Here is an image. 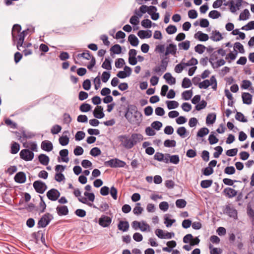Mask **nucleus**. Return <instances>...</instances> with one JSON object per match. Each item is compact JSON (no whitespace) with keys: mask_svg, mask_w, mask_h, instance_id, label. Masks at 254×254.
I'll list each match as a JSON object with an SVG mask.
<instances>
[{"mask_svg":"<svg viewBox=\"0 0 254 254\" xmlns=\"http://www.w3.org/2000/svg\"><path fill=\"white\" fill-rule=\"evenodd\" d=\"M125 117L127 121L131 125L135 126H139L142 121V115L141 112L126 113Z\"/></svg>","mask_w":254,"mask_h":254,"instance_id":"1","label":"nucleus"},{"mask_svg":"<svg viewBox=\"0 0 254 254\" xmlns=\"http://www.w3.org/2000/svg\"><path fill=\"white\" fill-rule=\"evenodd\" d=\"M53 219V216L49 213H46L40 219L38 223V228L46 227Z\"/></svg>","mask_w":254,"mask_h":254,"instance_id":"2","label":"nucleus"},{"mask_svg":"<svg viewBox=\"0 0 254 254\" xmlns=\"http://www.w3.org/2000/svg\"><path fill=\"white\" fill-rule=\"evenodd\" d=\"M126 163L119 159H112L109 161H105L104 165L105 166H109L111 168L124 167Z\"/></svg>","mask_w":254,"mask_h":254,"instance_id":"3","label":"nucleus"},{"mask_svg":"<svg viewBox=\"0 0 254 254\" xmlns=\"http://www.w3.org/2000/svg\"><path fill=\"white\" fill-rule=\"evenodd\" d=\"M243 1V0H237L235 4H234V0H229L227 2L224 3L223 4L225 6L229 5L230 11L234 13L242 6Z\"/></svg>","mask_w":254,"mask_h":254,"instance_id":"4","label":"nucleus"},{"mask_svg":"<svg viewBox=\"0 0 254 254\" xmlns=\"http://www.w3.org/2000/svg\"><path fill=\"white\" fill-rule=\"evenodd\" d=\"M121 144L126 149H129L132 148L134 143L131 141L130 138L127 135H121L119 136Z\"/></svg>","mask_w":254,"mask_h":254,"instance_id":"5","label":"nucleus"},{"mask_svg":"<svg viewBox=\"0 0 254 254\" xmlns=\"http://www.w3.org/2000/svg\"><path fill=\"white\" fill-rule=\"evenodd\" d=\"M33 186L36 191L41 194L43 193L47 188L46 184L41 180L35 181Z\"/></svg>","mask_w":254,"mask_h":254,"instance_id":"6","label":"nucleus"},{"mask_svg":"<svg viewBox=\"0 0 254 254\" xmlns=\"http://www.w3.org/2000/svg\"><path fill=\"white\" fill-rule=\"evenodd\" d=\"M34 153L29 149H23L20 152V158L25 161H31L34 158Z\"/></svg>","mask_w":254,"mask_h":254,"instance_id":"7","label":"nucleus"},{"mask_svg":"<svg viewBox=\"0 0 254 254\" xmlns=\"http://www.w3.org/2000/svg\"><path fill=\"white\" fill-rule=\"evenodd\" d=\"M98 223L102 227H108L112 223V218L105 215H102L99 219Z\"/></svg>","mask_w":254,"mask_h":254,"instance_id":"8","label":"nucleus"},{"mask_svg":"<svg viewBox=\"0 0 254 254\" xmlns=\"http://www.w3.org/2000/svg\"><path fill=\"white\" fill-rule=\"evenodd\" d=\"M60 196V192L56 189H52L47 192V196L52 201H56Z\"/></svg>","mask_w":254,"mask_h":254,"instance_id":"9","label":"nucleus"},{"mask_svg":"<svg viewBox=\"0 0 254 254\" xmlns=\"http://www.w3.org/2000/svg\"><path fill=\"white\" fill-rule=\"evenodd\" d=\"M223 212L230 217L235 218L237 216V210L230 204L226 205Z\"/></svg>","mask_w":254,"mask_h":254,"instance_id":"10","label":"nucleus"},{"mask_svg":"<svg viewBox=\"0 0 254 254\" xmlns=\"http://www.w3.org/2000/svg\"><path fill=\"white\" fill-rule=\"evenodd\" d=\"M177 46L175 44L173 43L170 44L166 47L165 56H167L169 54L175 56L177 53Z\"/></svg>","mask_w":254,"mask_h":254,"instance_id":"11","label":"nucleus"},{"mask_svg":"<svg viewBox=\"0 0 254 254\" xmlns=\"http://www.w3.org/2000/svg\"><path fill=\"white\" fill-rule=\"evenodd\" d=\"M14 179L18 183H24L26 180L25 174L23 172H19L15 175Z\"/></svg>","mask_w":254,"mask_h":254,"instance_id":"12","label":"nucleus"},{"mask_svg":"<svg viewBox=\"0 0 254 254\" xmlns=\"http://www.w3.org/2000/svg\"><path fill=\"white\" fill-rule=\"evenodd\" d=\"M103 110V108L102 106H97L93 111L94 117L97 119L103 118L105 116Z\"/></svg>","mask_w":254,"mask_h":254,"instance_id":"13","label":"nucleus"},{"mask_svg":"<svg viewBox=\"0 0 254 254\" xmlns=\"http://www.w3.org/2000/svg\"><path fill=\"white\" fill-rule=\"evenodd\" d=\"M223 192L228 198H232L237 194V191L231 188H225Z\"/></svg>","mask_w":254,"mask_h":254,"instance_id":"14","label":"nucleus"},{"mask_svg":"<svg viewBox=\"0 0 254 254\" xmlns=\"http://www.w3.org/2000/svg\"><path fill=\"white\" fill-rule=\"evenodd\" d=\"M41 148L47 152L51 151L53 148V145L52 143L48 140H44L42 142Z\"/></svg>","mask_w":254,"mask_h":254,"instance_id":"15","label":"nucleus"},{"mask_svg":"<svg viewBox=\"0 0 254 254\" xmlns=\"http://www.w3.org/2000/svg\"><path fill=\"white\" fill-rule=\"evenodd\" d=\"M129 227V223L127 221H120L118 224V228L119 230L123 232H127L128 230Z\"/></svg>","mask_w":254,"mask_h":254,"instance_id":"16","label":"nucleus"},{"mask_svg":"<svg viewBox=\"0 0 254 254\" xmlns=\"http://www.w3.org/2000/svg\"><path fill=\"white\" fill-rule=\"evenodd\" d=\"M242 98L244 104L250 105L252 102V95L248 92H244L242 94Z\"/></svg>","mask_w":254,"mask_h":254,"instance_id":"17","label":"nucleus"},{"mask_svg":"<svg viewBox=\"0 0 254 254\" xmlns=\"http://www.w3.org/2000/svg\"><path fill=\"white\" fill-rule=\"evenodd\" d=\"M137 35L140 39L149 38L152 36L151 30H139L137 33Z\"/></svg>","mask_w":254,"mask_h":254,"instance_id":"18","label":"nucleus"},{"mask_svg":"<svg viewBox=\"0 0 254 254\" xmlns=\"http://www.w3.org/2000/svg\"><path fill=\"white\" fill-rule=\"evenodd\" d=\"M56 209L59 216L66 215L68 213V209L65 205L58 206Z\"/></svg>","mask_w":254,"mask_h":254,"instance_id":"19","label":"nucleus"},{"mask_svg":"<svg viewBox=\"0 0 254 254\" xmlns=\"http://www.w3.org/2000/svg\"><path fill=\"white\" fill-rule=\"evenodd\" d=\"M210 38L213 41H219L222 39L223 37L221 34L218 31H213Z\"/></svg>","mask_w":254,"mask_h":254,"instance_id":"20","label":"nucleus"},{"mask_svg":"<svg viewBox=\"0 0 254 254\" xmlns=\"http://www.w3.org/2000/svg\"><path fill=\"white\" fill-rule=\"evenodd\" d=\"M21 30V27L20 25L16 24L13 26L11 31V34L13 40H15L17 37V34H18L19 33Z\"/></svg>","mask_w":254,"mask_h":254,"instance_id":"21","label":"nucleus"},{"mask_svg":"<svg viewBox=\"0 0 254 254\" xmlns=\"http://www.w3.org/2000/svg\"><path fill=\"white\" fill-rule=\"evenodd\" d=\"M194 38L198 39L200 41H206L208 40L209 36L206 34L198 31L195 34Z\"/></svg>","mask_w":254,"mask_h":254,"instance_id":"22","label":"nucleus"},{"mask_svg":"<svg viewBox=\"0 0 254 254\" xmlns=\"http://www.w3.org/2000/svg\"><path fill=\"white\" fill-rule=\"evenodd\" d=\"M163 77L166 80L167 82L170 85L175 84L176 83L175 78L173 77L169 72L166 73L164 75Z\"/></svg>","mask_w":254,"mask_h":254,"instance_id":"23","label":"nucleus"},{"mask_svg":"<svg viewBox=\"0 0 254 254\" xmlns=\"http://www.w3.org/2000/svg\"><path fill=\"white\" fill-rule=\"evenodd\" d=\"M38 159L41 164L45 166L48 164L50 161L49 157L44 154H40L38 156Z\"/></svg>","mask_w":254,"mask_h":254,"instance_id":"24","label":"nucleus"},{"mask_svg":"<svg viewBox=\"0 0 254 254\" xmlns=\"http://www.w3.org/2000/svg\"><path fill=\"white\" fill-rule=\"evenodd\" d=\"M128 41L132 46L136 47L138 45L139 40L133 34H130L128 37Z\"/></svg>","mask_w":254,"mask_h":254,"instance_id":"25","label":"nucleus"},{"mask_svg":"<svg viewBox=\"0 0 254 254\" xmlns=\"http://www.w3.org/2000/svg\"><path fill=\"white\" fill-rule=\"evenodd\" d=\"M59 154L60 156L62 157V160L63 162H68L69 161V159L67 157L68 154V151L67 149H64L63 150H61Z\"/></svg>","mask_w":254,"mask_h":254,"instance_id":"26","label":"nucleus"},{"mask_svg":"<svg viewBox=\"0 0 254 254\" xmlns=\"http://www.w3.org/2000/svg\"><path fill=\"white\" fill-rule=\"evenodd\" d=\"M216 115L215 113L208 114L206 117V123L207 125L213 124L215 122Z\"/></svg>","mask_w":254,"mask_h":254,"instance_id":"27","label":"nucleus"},{"mask_svg":"<svg viewBox=\"0 0 254 254\" xmlns=\"http://www.w3.org/2000/svg\"><path fill=\"white\" fill-rule=\"evenodd\" d=\"M130 139L134 145L137 141H140L143 139V136L140 134L133 133L131 135Z\"/></svg>","mask_w":254,"mask_h":254,"instance_id":"28","label":"nucleus"},{"mask_svg":"<svg viewBox=\"0 0 254 254\" xmlns=\"http://www.w3.org/2000/svg\"><path fill=\"white\" fill-rule=\"evenodd\" d=\"M166 155L169 157V161L173 164H178L180 161L179 156L178 155H170L169 154H166Z\"/></svg>","mask_w":254,"mask_h":254,"instance_id":"29","label":"nucleus"},{"mask_svg":"<svg viewBox=\"0 0 254 254\" xmlns=\"http://www.w3.org/2000/svg\"><path fill=\"white\" fill-rule=\"evenodd\" d=\"M192 94L193 93L191 90H186L182 93V96L183 99L185 100H189L191 98Z\"/></svg>","mask_w":254,"mask_h":254,"instance_id":"30","label":"nucleus"},{"mask_svg":"<svg viewBox=\"0 0 254 254\" xmlns=\"http://www.w3.org/2000/svg\"><path fill=\"white\" fill-rule=\"evenodd\" d=\"M101 66L104 69L111 70L112 69L111 60L109 58H106Z\"/></svg>","mask_w":254,"mask_h":254,"instance_id":"31","label":"nucleus"},{"mask_svg":"<svg viewBox=\"0 0 254 254\" xmlns=\"http://www.w3.org/2000/svg\"><path fill=\"white\" fill-rule=\"evenodd\" d=\"M208 133L209 129L207 127H202L198 130L197 133V136L203 137V136L208 134Z\"/></svg>","mask_w":254,"mask_h":254,"instance_id":"32","label":"nucleus"},{"mask_svg":"<svg viewBox=\"0 0 254 254\" xmlns=\"http://www.w3.org/2000/svg\"><path fill=\"white\" fill-rule=\"evenodd\" d=\"M250 12L248 9H245L244 11L241 12L239 15L240 20H247L249 18Z\"/></svg>","mask_w":254,"mask_h":254,"instance_id":"33","label":"nucleus"},{"mask_svg":"<svg viewBox=\"0 0 254 254\" xmlns=\"http://www.w3.org/2000/svg\"><path fill=\"white\" fill-rule=\"evenodd\" d=\"M110 51L115 54H120L122 52L121 46L119 44H115L110 48Z\"/></svg>","mask_w":254,"mask_h":254,"instance_id":"34","label":"nucleus"},{"mask_svg":"<svg viewBox=\"0 0 254 254\" xmlns=\"http://www.w3.org/2000/svg\"><path fill=\"white\" fill-rule=\"evenodd\" d=\"M166 104L169 110L176 109L178 108L179 105L178 102L176 101H167Z\"/></svg>","mask_w":254,"mask_h":254,"instance_id":"35","label":"nucleus"},{"mask_svg":"<svg viewBox=\"0 0 254 254\" xmlns=\"http://www.w3.org/2000/svg\"><path fill=\"white\" fill-rule=\"evenodd\" d=\"M178 46L180 49L188 50L190 47V42L188 40H186L184 42L179 43Z\"/></svg>","mask_w":254,"mask_h":254,"instance_id":"36","label":"nucleus"},{"mask_svg":"<svg viewBox=\"0 0 254 254\" xmlns=\"http://www.w3.org/2000/svg\"><path fill=\"white\" fill-rule=\"evenodd\" d=\"M213 183L212 180H203L200 183V186L203 189H207L210 187Z\"/></svg>","mask_w":254,"mask_h":254,"instance_id":"37","label":"nucleus"},{"mask_svg":"<svg viewBox=\"0 0 254 254\" xmlns=\"http://www.w3.org/2000/svg\"><path fill=\"white\" fill-rule=\"evenodd\" d=\"M19 144L17 142H14L11 145L10 152L13 154H16L19 150Z\"/></svg>","mask_w":254,"mask_h":254,"instance_id":"38","label":"nucleus"},{"mask_svg":"<svg viewBox=\"0 0 254 254\" xmlns=\"http://www.w3.org/2000/svg\"><path fill=\"white\" fill-rule=\"evenodd\" d=\"M143 210V208L140 206V203H137L133 209V212L135 215H138L142 212Z\"/></svg>","mask_w":254,"mask_h":254,"instance_id":"39","label":"nucleus"},{"mask_svg":"<svg viewBox=\"0 0 254 254\" xmlns=\"http://www.w3.org/2000/svg\"><path fill=\"white\" fill-rule=\"evenodd\" d=\"M166 71L165 69L162 68L160 65L155 66L153 68V72L155 73H157L159 76H161L162 74Z\"/></svg>","mask_w":254,"mask_h":254,"instance_id":"40","label":"nucleus"},{"mask_svg":"<svg viewBox=\"0 0 254 254\" xmlns=\"http://www.w3.org/2000/svg\"><path fill=\"white\" fill-rule=\"evenodd\" d=\"M91 109V106L90 104L87 103H83L79 107V109L82 112H87Z\"/></svg>","mask_w":254,"mask_h":254,"instance_id":"41","label":"nucleus"},{"mask_svg":"<svg viewBox=\"0 0 254 254\" xmlns=\"http://www.w3.org/2000/svg\"><path fill=\"white\" fill-rule=\"evenodd\" d=\"M101 154V150L97 147H93L90 151V154L93 157L100 155Z\"/></svg>","mask_w":254,"mask_h":254,"instance_id":"42","label":"nucleus"},{"mask_svg":"<svg viewBox=\"0 0 254 254\" xmlns=\"http://www.w3.org/2000/svg\"><path fill=\"white\" fill-rule=\"evenodd\" d=\"M186 201L183 199H179L176 201V205L179 208H184L186 206Z\"/></svg>","mask_w":254,"mask_h":254,"instance_id":"43","label":"nucleus"},{"mask_svg":"<svg viewBox=\"0 0 254 254\" xmlns=\"http://www.w3.org/2000/svg\"><path fill=\"white\" fill-rule=\"evenodd\" d=\"M208 16L212 19H216L221 16V13L216 10H213L209 12Z\"/></svg>","mask_w":254,"mask_h":254,"instance_id":"44","label":"nucleus"},{"mask_svg":"<svg viewBox=\"0 0 254 254\" xmlns=\"http://www.w3.org/2000/svg\"><path fill=\"white\" fill-rule=\"evenodd\" d=\"M139 229L142 232H150L151 231L150 226L144 221H142Z\"/></svg>","mask_w":254,"mask_h":254,"instance_id":"45","label":"nucleus"},{"mask_svg":"<svg viewBox=\"0 0 254 254\" xmlns=\"http://www.w3.org/2000/svg\"><path fill=\"white\" fill-rule=\"evenodd\" d=\"M191 84L190 80L187 77H185L183 80L182 86L184 88H187L190 87Z\"/></svg>","mask_w":254,"mask_h":254,"instance_id":"46","label":"nucleus"},{"mask_svg":"<svg viewBox=\"0 0 254 254\" xmlns=\"http://www.w3.org/2000/svg\"><path fill=\"white\" fill-rule=\"evenodd\" d=\"M59 142L62 146H65L69 142V138L67 136H62L59 138Z\"/></svg>","mask_w":254,"mask_h":254,"instance_id":"47","label":"nucleus"},{"mask_svg":"<svg viewBox=\"0 0 254 254\" xmlns=\"http://www.w3.org/2000/svg\"><path fill=\"white\" fill-rule=\"evenodd\" d=\"M164 145L167 147H173L176 145V142L175 140L166 139L164 142Z\"/></svg>","mask_w":254,"mask_h":254,"instance_id":"48","label":"nucleus"},{"mask_svg":"<svg viewBox=\"0 0 254 254\" xmlns=\"http://www.w3.org/2000/svg\"><path fill=\"white\" fill-rule=\"evenodd\" d=\"M164 223L167 227H171L172 224L176 222L175 219H170L167 215L164 216Z\"/></svg>","mask_w":254,"mask_h":254,"instance_id":"49","label":"nucleus"},{"mask_svg":"<svg viewBox=\"0 0 254 254\" xmlns=\"http://www.w3.org/2000/svg\"><path fill=\"white\" fill-rule=\"evenodd\" d=\"M234 48L235 51H236V50L237 49L240 53L244 54L245 53L244 47L240 42H236L234 44Z\"/></svg>","mask_w":254,"mask_h":254,"instance_id":"50","label":"nucleus"},{"mask_svg":"<svg viewBox=\"0 0 254 254\" xmlns=\"http://www.w3.org/2000/svg\"><path fill=\"white\" fill-rule=\"evenodd\" d=\"M225 63L226 62L223 59H220L218 60L215 64L212 63H211V64L213 68H217L224 65Z\"/></svg>","mask_w":254,"mask_h":254,"instance_id":"51","label":"nucleus"},{"mask_svg":"<svg viewBox=\"0 0 254 254\" xmlns=\"http://www.w3.org/2000/svg\"><path fill=\"white\" fill-rule=\"evenodd\" d=\"M235 118L237 120L243 123H246L248 121L244 115L241 112H237L236 113Z\"/></svg>","mask_w":254,"mask_h":254,"instance_id":"52","label":"nucleus"},{"mask_svg":"<svg viewBox=\"0 0 254 254\" xmlns=\"http://www.w3.org/2000/svg\"><path fill=\"white\" fill-rule=\"evenodd\" d=\"M136 112H140L139 111H138L137 110L136 106L134 105H128V106L127 108L126 113L128 112L129 114H130V113H133V114Z\"/></svg>","mask_w":254,"mask_h":254,"instance_id":"53","label":"nucleus"},{"mask_svg":"<svg viewBox=\"0 0 254 254\" xmlns=\"http://www.w3.org/2000/svg\"><path fill=\"white\" fill-rule=\"evenodd\" d=\"M206 49V47L201 44H198L194 47V50L199 54H202Z\"/></svg>","mask_w":254,"mask_h":254,"instance_id":"54","label":"nucleus"},{"mask_svg":"<svg viewBox=\"0 0 254 254\" xmlns=\"http://www.w3.org/2000/svg\"><path fill=\"white\" fill-rule=\"evenodd\" d=\"M177 27L175 25H170L166 29L167 33L169 34H173L176 32Z\"/></svg>","mask_w":254,"mask_h":254,"instance_id":"55","label":"nucleus"},{"mask_svg":"<svg viewBox=\"0 0 254 254\" xmlns=\"http://www.w3.org/2000/svg\"><path fill=\"white\" fill-rule=\"evenodd\" d=\"M210 85L209 80H204L198 84V87L200 89H206Z\"/></svg>","mask_w":254,"mask_h":254,"instance_id":"56","label":"nucleus"},{"mask_svg":"<svg viewBox=\"0 0 254 254\" xmlns=\"http://www.w3.org/2000/svg\"><path fill=\"white\" fill-rule=\"evenodd\" d=\"M207 106V102L204 100H202L200 102L197 104L195 107V110L197 111H200L205 108Z\"/></svg>","mask_w":254,"mask_h":254,"instance_id":"57","label":"nucleus"},{"mask_svg":"<svg viewBox=\"0 0 254 254\" xmlns=\"http://www.w3.org/2000/svg\"><path fill=\"white\" fill-rule=\"evenodd\" d=\"M177 132L181 137L184 138L187 132V129L184 127H181L178 128Z\"/></svg>","mask_w":254,"mask_h":254,"instance_id":"58","label":"nucleus"},{"mask_svg":"<svg viewBox=\"0 0 254 254\" xmlns=\"http://www.w3.org/2000/svg\"><path fill=\"white\" fill-rule=\"evenodd\" d=\"M61 129L62 127L60 125H56L52 127L51 132L53 134H56L60 132Z\"/></svg>","mask_w":254,"mask_h":254,"instance_id":"59","label":"nucleus"},{"mask_svg":"<svg viewBox=\"0 0 254 254\" xmlns=\"http://www.w3.org/2000/svg\"><path fill=\"white\" fill-rule=\"evenodd\" d=\"M215 150L216 151L213 153L214 158H218L223 152V148L221 146H218L215 147Z\"/></svg>","mask_w":254,"mask_h":254,"instance_id":"60","label":"nucleus"},{"mask_svg":"<svg viewBox=\"0 0 254 254\" xmlns=\"http://www.w3.org/2000/svg\"><path fill=\"white\" fill-rule=\"evenodd\" d=\"M111 76L109 71H104L102 73L101 78L103 82L106 83L108 81Z\"/></svg>","mask_w":254,"mask_h":254,"instance_id":"61","label":"nucleus"},{"mask_svg":"<svg viewBox=\"0 0 254 254\" xmlns=\"http://www.w3.org/2000/svg\"><path fill=\"white\" fill-rule=\"evenodd\" d=\"M224 173L228 175H233L235 174L236 170L233 166H228L225 168Z\"/></svg>","mask_w":254,"mask_h":254,"instance_id":"62","label":"nucleus"},{"mask_svg":"<svg viewBox=\"0 0 254 254\" xmlns=\"http://www.w3.org/2000/svg\"><path fill=\"white\" fill-rule=\"evenodd\" d=\"M241 29L247 31L254 29V21L249 22L247 25L242 27Z\"/></svg>","mask_w":254,"mask_h":254,"instance_id":"63","label":"nucleus"},{"mask_svg":"<svg viewBox=\"0 0 254 254\" xmlns=\"http://www.w3.org/2000/svg\"><path fill=\"white\" fill-rule=\"evenodd\" d=\"M151 126L153 128L159 130L162 127V124L159 121H154L151 124Z\"/></svg>","mask_w":254,"mask_h":254,"instance_id":"64","label":"nucleus"}]
</instances>
